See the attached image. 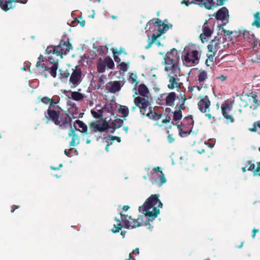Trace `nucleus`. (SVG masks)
<instances>
[{
	"label": "nucleus",
	"instance_id": "1",
	"mask_svg": "<svg viewBox=\"0 0 260 260\" xmlns=\"http://www.w3.org/2000/svg\"><path fill=\"white\" fill-rule=\"evenodd\" d=\"M162 207V204L158 199L157 194H152L145 202L144 204L140 206L139 210L145 214L147 217L145 225L149 224L150 221H153L159 214V208Z\"/></svg>",
	"mask_w": 260,
	"mask_h": 260
},
{
	"label": "nucleus",
	"instance_id": "2",
	"mask_svg": "<svg viewBox=\"0 0 260 260\" xmlns=\"http://www.w3.org/2000/svg\"><path fill=\"white\" fill-rule=\"evenodd\" d=\"M48 60L52 64V67L48 68L45 65L44 62L46 60V59L43 55L40 54L36 63V67L42 72L48 71L52 77L56 78L57 75L56 71L58 67V59H54L51 54H48Z\"/></svg>",
	"mask_w": 260,
	"mask_h": 260
},
{
	"label": "nucleus",
	"instance_id": "3",
	"mask_svg": "<svg viewBox=\"0 0 260 260\" xmlns=\"http://www.w3.org/2000/svg\"><path fill=\"white\" fill-rule=\"evenodd\" d=\"M72 48V44L69 41L61 40L58 45L48 46L46 49V52L48 54H51L53 56L56 55L62 58V55L67 54Z\"/></svg>",
	"mask_w": 260,
	"mask_h": 260
},
{
	"label": "nucleus",
	"instance_id": "4",
	"mask_svg": "<svg viewBox=\"0 0 260 260\" xmlns=\"http://www.w3.org/2000/svg\"><path fill=\"white\" fill-rule=\"evenodd\" d=\"M194 124L192 115L185 117L180 124H176L179 131V135L181 137L188 136L191 132Z\"/></svg>",
	"mask_w": 260,
	"mask_h": 260
},
{
	"label": "nucleus",
	"instance_id": "5",
	"mask_svg": "<svg viewBox=\"0 0 260 260\" xmlns=\"http://www.w3.org/2000/svg\"><path fill=\"white\" fill-rule=\"evenodd\" d=\"M241 107H249L251 109L255 110L260 106V100L258 95L254 93L242 95L240 103Z\"/></svg>",
	"mask_w": 260,
	"mask_h": 260
},
{
	"label": "nucleus",
	"instance_id": "6",
	"mask_svg": "<svg viewBox=\"0 0 260 260\" xmlns=\"http://www.w3.org/2000/svg\"><path fill=\"white\" fill-rule=\"evenodd\" d=\"M120 214L121 219L124 224V228L126 229H134L143 225V216L135 219H133L131 216L122 214V212L120 213Z\"/></svg>",
	"mask_w": 260,
	"mask_h": 260
},
{
	"label": "nucleus",
	"instance_id": "7",
	"mask_svg": "<svg viewBox=\"0 0 260 260\" xmlns=\"http://www.w3.org/2000/svg\"><path fill=\"white\" fill-rule=\"evenodd\" d=\"M180 73V70L168 73L167 79L169 80V84L167 87L169 89H173L174 88L179 89L181 88L182 84L180 82L179 78Z\"/></svg>",
	"mask_w": 260,
	"mask_h": 260
},
{
	"label": "nucleus",
	"instance_id": "8",
	"mask_svg": "<svg viewBox=\"0 0 260 260\" xmlns=\"http://www.w3.org/2000/svg\"><path fill=\"white\" fill-rule=\"evenodd\" d=\"M178 99L179 102L176 105V110L173 112V120L175 121L179 120L182 118V110H185V103L187 100L184 93H180Z\"/></svg>",
	"mask_w": 260,
	"mask_h": 260
},
{
	"label": "nucleus",
	"instance_id": "9",
	"mask_svg": "<svg viewBox=\"0 0 260 260\" xmlns=\"http://www.w3.org/2000/svg\"><path fill=\"white\" fill-rule=\"evenodd\" d=\"M134 103L135 106L133 107L132 109V110L134 111L137 107L140 109V112L143 115H145V114L148 112L147 109L148 106L150 105L149 98L148 96L142 97L137 96L134 99Z\"/></svg>",
	"mask_w": 260,
	"mask_h": 260
},
{
	"label": "nucleus",
	"instance_id": "10",
	"mask_svg": "<svg viewBox=\"0 0 260 260\" xmlns=\"http://www.w3.org/2000/svg\"><path fill=\"white\" fill-rule=\"evenodd\" d=\"M210 101L207 95L203 96L198 103L200 111L203 113H205V116L207 117L209 119L212 118L211 114L208 113L210 111Z\"/></svg>",
	"mask_w": 260,
	"mask_h": 260
},
{
	"label": "nucleus",
	"instance_id": "11",
	"mask_svg": "<svg viewBox=\"0 0 260 260\" xmlns=\"http://www.w3.org/2000/svg\"><path fill=\"white\" fill-rule=\"evenodd\" d=\"M60 113V112L59 111L55 110L53 107H48L46 112H45V117L43 119L46 120V123L52 121L55 124H57V119L59 118Z\"/></svg>",
	"mask_w": 260,
	"mask_h": 260
},
{
	"label": "nucleus",
	"instance_id": "12",
	"mask_svg": "<svg viewBox=\"0 0 260 260\" xmlns=\"http://www.w3.org/2000/svg\"><path fill=\"white\" fill-rule=\"evenodd\" d=\"M165 67L164 70L168 73L180 70L177 60L175 59H171L168 55H165L164 57Z\"/></svg>",
	"mask_w": 260,
	"mask_h": 260
},
{
	"label": "nucleus",
	"instance_id": "13",
	"mask_svg": "<svg viewBox=\"0 0 260 260\" xmlns=\"http://www.w3.org/2000/svg\"><path fill=\"white\" fill-rule=\"evenodd\" d=\"M183 60L186 63V65L191 67L198 63L199 52L196 50H193L191 53H186L183 57Z\"/></svg>",
	"mask_w": 260,
	"mask_h": 260
},
{
	"label": "nucleus",
	"instance_id": "14",
	"mask_svg": "<svg viewBox=\"0 0 260 260\" xmlns=\"http://www.w3.org/2000/svg\"><path fill=\"white\" fill-rule=\"evenodd\" d=\"M72 119L70 115L67 113H62L59 114V118L57 119V124L61 129H67L69 126L72 127L71 122Z\"/></svg>",
	"mask_w": 260,
	"mask_h": 260
},
{
	"label": "nucleus",
	"instance_id": "15",
	"mask_svg": "<svg viewBox=\"0 0 260 260\" xmlns=\"http://www.w3.org/2000/svg\"><path fill=\"white\" fill-rule=\"evenodd\" d=\"M82 81V71L80 68L76 66L70 75L69 80L70 84H72L71 87H76Z\"/></svg>",
	"mask_w": 260,
	"mask_h": 260
},
{
	"label": "nucleus",
	"instance_id": "16",
	"mask_svg": "<svg viewBox=\"0 0 260 260\" xmlns=\"http://www.w3.org/2000/svg\"><path fill=\"white\" fill-rule=\"evenodd\" d=\"M221 109L222 114L226 119V123L229 124L234 123L235 122L234 118L232 115L230 114V113L232 109V105H230L228 102L224 103L221 106Z\"/></svg>",
	"mask_w": 260,
	"mask_h": 260
},
{
	"label": "nucleus",
	"instance_id": "17",
	"mask_svg": "<svg viewBox=\"0 0 260 260\" xmlns=\"http://www.w3.org/2000/svg\"><path fill=\"white\" fill-rule=\"evenodd\" d=\"M89 128L94 133L104 132L109 129V124L106 121H95L90 123Z\"/></svg>",
	"mask_w": 260,
	"mask_h": 260
},
{
	"label": "nucleus",
	"instance_id": "18",
	"mask_svg": "<svg viewBox=\"0 0 260 260\" xmlns=\"http://www.w3.org/2000/svg\"><path fill=\"white\" fill-rule=\"evenodd\" d=\"M153 170L158 173V174L154 175L155 179L152 181V183L153 185H155L157 187H160L163 184L166 182L167 180L165 178V174L161 171V169L159 167H156L153 169Z\"/></svg>",
	"mask_w": 260,
	"mask_h": 260
},
{
	"label": "nucleus",
	"instance_id": "19",
	"mask_svg": "<svg viewBox=\"0 0 260 260\" xmlns=\"http://www.w3.org/2000/svg\"><path fill=\"white\" fill-rule=\"evenodd\" d=\"M27 0H0V7L4 11L7 12L11 9H13L14 6L12 5V3L17 2L21 4H25Z\"/></svg>",
	"mask_w": 260,
	"mask_h": 260
},
{
	"label": "nucleus",
	"instance_id": "20",
	"mask_svg": "<svg viewBox=\"0 0 260 260\" xmlns=\"http://www.w3.org/2000/svg\"><path fill=\"white\" fill-rule=\"evenodd\" d=\"M217 37H215L210 42L207 46L208 52L216 53L218 49L220 47V41L219 39H217Z\"/></svg>",
	"mask_w": 260,
	"mask_h": 260
},
{
	"label": "nucleus",
	"instance_id": "21",
	"mask_svg": "<svg viewBox=\"0 0 260 260\" xmlns=\"http://www.w3.org/2000/svg\"><path fill=\"white\" fill-rule=\"evenodd\" d=\"M246 167L248 168V171H252L254 176L260 177V161L257 162V167L255 169V165L251 160H248L246 162Z\"/></svg>",
	"mask_w": 260,
	"mask_h": 260
},
{
	"label": "nucleus",
	"instance_id": "22",
	"mask_svg": "<svg viewBox=\"0 0 260 260\" xmlns=\"http://www.w3.org/2000/svg\"><path fill=\"white\" fill-rule=\"evenodd\" d=\"M207 23V20H206L202 27L203 33L201 34L200 36L202 43L204 42V40H206L207 37H210L212 34L211 29L208 26H206Z\"/></svg>",
	"mask_w": 260,
	"mask_h": 260
},
{
	"label": "nucleus",
	"instance_id": "23",
	"mask_svg": "<svg viewBox=\"0 0 260 260\" xmlns=\"http://www.w3.org/2000/svg\"><path fill=\"white\" fill-rule=\"evenodd\" d=\"M121 87L120 83L119 81H118L110 82L106 86V88L112 93H115L116 92L119 91Z\"/></svg>",
	"mask_w": 260,
	"mask_h": 260
},
{
	"label": "nucleus",
	"instance_id": "24",
	"mask_svg": "<svg viewBox=\"0 0 260 260\" xmlns=\"http://www.w3.org/2000/svg\"><path fill=\"white\" fill-rule=\"evenodd\" d=\"M176 94L175 92H171L167 94L165 99L166 105L170 107H173L175 105L174 102L176 99H178Z\"/></svg>",
	"mask_w": 260,
	"mask_h": 260
},
{
	"label": "nucleus",
	"instance_id": "25",
	"mask_svg": "<svg viewBox=\"0 0 260 260\" xmlns=\"http://www.w3.org/2000/svg\"><path fill=\"white\" fill-rule=\"evenodd\" d=\"M74 126L77 131L85 134H87V126L82 121L80 120H76L74 122Z\"/></svg>",
	"mask_w": 260,
	"mask_h": 260
},
{
	"label": "nucleus",
	"instance_id": "26",
	"mask_svg": "<svg viewBox=\"0 0 260 260\" xmlns=\"http://www.w3.org/2000/svg\"><path fill=\"white\" fill-rule=\"evenodd\" d=\"M69 137H72V140L70 142V146H75L79 143V137L75 133V130L71 127L68 133Z\"/></svg>",
	"mask_w": 260,
	"mask_h": 260
},
{
	"label": "nucleus",
	"instance_id": "27",
	"mask_svg": "<svg viewBox=\"0 0 260 260\" xmlns=\"http://www.w3.org/2000/svg\"><path fill=\"white\" fill-rule=\"evenodd\" d=\"M229 17L228 10L225 7H222L216 13L215 18L217 20H224Z\"/></svg>",
	"mask_w": 260,
	"mask_h": 260
},
{
	"label": "nucleus",
	"instance_id": "28",
	"mask_svg": "<svg viewBox=\"0 0 260 260\" xmlns=\"http://www.w3.org/2000/svg\"><path fill=\"white\" fill-rule=\"evenodd\" d=\"M238 36L240 37L242 36L245 40L249 42H251L252 41L254 37L253 35H251L250 34L249 31L244 29L239 30L238 31Z\"/></svg>",
	"mask_w": 260,
	"mask_h": 260
},
{
	"label": "nucleus",
	"instance_id": "29",
	"mask_svg": "<svg viewBox=\"0 0 260 260\" xmlns=\"http://www.w3.org/2000/svg\"><path fill=\"white\" fill-rule=\"evenodd\" d=\"M257 43L256 42H254L253 44V50L254 53L252 56V58L251 59V61L253 62H260V51L256 50L255 48L257 47Z\"/></svg>",
	"mask_w": 260,
	"mask_h": 260
},
{
	"label": "nucleus",
	"instance_id": "30",
	"mask_svg": "<svg viewBox=\"0 0 260 260\" xmlns=\"http://www.w3.org/2000/svg\"><path fill=\"white\" fill-rule=\"evenodd\" d=\"M152 107H149L148 112L145 115L149 118L154 120H158L160 119L162 115L161 114H157L156 112H153Z\"/></svg>",
	"mask_w": 260,
	"mask_h": 260
},
{
	"label": "nucleus",
	"instance_id": "31",
	"mask_svg": "<svg viewBox=\"0 0 260 260\" xmlns=\"http://www.w3.org/2000/svg\"><path fill=\"white\" fill-rule=\"evenodd\" d=\"M123 123V120L120 118H117L109 124V128L115 129L120 127Z\"/></svg>",
	"mask_w": 260,
	"mask_h": 260
},
{
	"label": "nucleus",
	"instance_id": "32",
	"mask_svg": "<svg viewBox=\"0 0 260 260\" xmlns=\"http://www.w3.org/2000/svg\"><path fill=\"white\" fill-rule=\"evenodd\" d=\"M138 91H139V94L141 96H142V97L147 96L146 95V94H148L149 92L148 88L144 84H141L139 85V86L138 87Z\"/></svg>",
	"mask_w": 260,
	"mask_h": 260
},
{
	"label": "nucleus",
	"instance_id": "33",
	"mask_svg": "<svg viewBox=\"0 0 260 260\" xmlns=\"http://www.w3.org/2000/svg\"><path fill=\"white\" fill-rule=\"evenodd\" d=\"M114 220L117 222V223L113 225L114 229H111V231L113 233H118L121 230L123 225L120 222V220L116 217L114 218Z\"/></svg>",
	"mask_w": 260,
	"mask_h": 260
},
{
	"label": "nucleus",
	"instance_id": "34",
	"mask_svg": "<svg viewBox=\"0 0 260 260\" xmlns=\"http://www.w3.org/2000/svg\"><path fill=\"white\" fill-rule=\"evenodd\" d=\"M41 101L44 104H49V107H53L54 105L57 104V103L54 102L52 99H50L48 96L43 97V98H42Z\"/></svg>",
	"mask_w": 260,
	"mask_h": 260
},
{
	"label": "nucleus",
	"instance_id": "35",
	"mask_svg": "<svg viewBox=\"0 0 260 260\" xmlns=\"http://www.w3.org/2000/svg\"><path fill=\"white\" fill-rule=\"evenodd\" d=\"M254 21L252 22V25L260 28V12H257L254 14Z\"/></svg>",
	"mask_w": 260,
	"mask_h": 260
},
{
	"label": "nucleus",
	"instance_id": "36",
	"mask_svg": "<svg viewBox=\"0 0 260 260\" xmlns=\"http://www.w3.org/2000/svg\"><path fill=\"white\" fill-rule=\"evenodd\" d=\"M71 97L74 100L79 101L83 99L84 96L82 93L78 91H73L71 92Z\"/></svg>",
	"mask_w": 260,
	"mask_h": 260
},
{
	"label": "nucleus",
	"instance_id": "37",
	"mask_svg": "<svg viewBox=\"0 0 260 260\" xmlns=\"http://www.w3.org/2000/svg\"><path fill=\"white\" fill-rule=\"evenodd\" d=\"M166 55H168V57L170 56L171 59H175V60H177V61L179 58L177 51L175 48L172 49L170 52H167Z\"/></svg>",
	"mask_w": 260,
	"mask_h": 260
},
{
	"label": "nucleus",
	"instance_id": "38",
	"mask_svg": "<svg viewBox=\"0 0 260 260\" xmlns=\"http://www.w3.org/2000/svg\"><path fill=\"white\" fill-rule=\"evenodd\" d=\"M118 112L123 115L124 117H126L129 115V110L128 108L125 106H120L118 110Z\"/></svg>",
	"mask_w": 260,
	"mask_h": 260
},
{
	"label": "nucleus",
	"instance_id": "39",
	"mask_svg": "<svg viewBox=\"0 0 260 260\" xmlns=\"http://www.w3.org/2000/svg\"><path fill=\"white\" fill-rule=\"evenodd\" d=\"M216 53L213 52H209L207 54L208 59L206 60V63L208 66H209L213 64L214 57Z\"/></svg>",
	"mask_w": 260,
	"mask_h": 260
},
{
	"label": "nucleus",
	"instance_id": "40",
	"mask_svg": "<svg viewBox=\"0 0 260 260\" xmlns=\"http://www.w3.org/2000/svg\"><path fill=\"white\" fill-rule=\"evenodd\" d=\"M105 62L108 68L110 69H113L114 67V63L113 60L109 57L105 58Z\"/></svg>",
	"mask_w": 260,
	"mask_h": 260
},
{
	"label": "nucleus",
	"instance_id": "41",
	"mask_svg": "<svg viewBox=\"0 0 260 260\" xmlns=\"http://www.w3.org/2000/svg\"><path fill=\"white\" fill-rule=\"evenodd\" d=\"M208 77L207 73L205 71L200 72L198 76V80L200 82L204 81Z\"/></svg>",
	"mask_w": 260,
	"mask_h": 260
},
{
	"label": "nucleus",
	"instance_id": "42",
	"mask_svg": "<svg viewBox=\"0 0 260 260\" xmlns=\"http://www.w3.org/2000/svg\"><path fill=\"white\" fill-rule=\"evenodd\" d=\"M59 71L60 72V78L61 80L68 78L71 75L70 73L67 70L64 71L62 69H60Z\"/></svg>",
	"mask_w": 260,
	"mask_h": 260
},
{
	"label": "nucleus",
	"instance_id": "43",
	"mask_svg": "<svg viewBox=\"0 0 260 260\" xmlns=\"http://www.w3.org/2000/svg\"><path fill=\"white\" fill-rule=\"evenodd\" d=\"M106 66L104 62H100L97 64L98 72L101 73L105 71Z\"/></svg>",
	"mask_w": 260,
	"mask_h": 260
},
{
	"label": "nucleus",
	"instance_id": "44",
	"mask_svg": "<svg viewBox=\"0 0 260 260\" xmlns=\"http://www.w3.org/2000/svg\"><path fill=\"white\" fill-rule=\"evenodd\" d=\"M129 80L132 84H135L136 85L139 83V81H137V76L136 74L132 73L130 75Z\"/></svg>",
	"mask_w": 260,
	"mask_h": 260
},
{
	"label": "nucleus",
	"instance_id": "45",
	"mask_svg": "<svg viewBox=\"0 0 260 260\" xmlns=\"http://www.w3.org/2000/svg\"><path fill=\"white\" fill-rule=\"evenodd\" d=\"M193 2H195V4H197L200 7H204L207 9L206 3H207V1L206 0H194Z\"/></svg>",
	"mask_w": 260,
	"mask_h": 260
},
{
	"label": "nucleus",
	"instance_id": "46",
	"mask_svg": "<svg viewBox=\"0 0 260 260\" xmlns=\"http://www.w3.org/2000/svg\"><path fill=\"white\" fill-rule=\"evenodd\" d=\"M159 31L160 32V34L157 35H156L154 34H152V35L151 36V40L150 41H151V43H153L154 42H155V41L156 40L157 38L158 37H159L160 36V35L164 32V30L159 28Z\"/></svg>",
	"mask_w": 260,
	"mask_h": 260
},
{
	"label": "nucleus",
	"instance_id": "47",
	"mask_svg": "<svg viewBox=\"0 0 260 260\" xmlns=\"http://www.w3.org/2000/svg\"><path fill=\"white\" fill-rule=\"evenodd\" d=\"M120 70L126 72L127 70V64L124 62H122L119 64Z\"/></svg>",
	"mask_w": 260,
	"mask_h": 260
},
{
	"label": "nucleus",
	"instance_id": "48",
	"mask_svg": "<svg viewBox=\"0 0 260 260\" xmlns=\"http://www.w3.org/2000/svg\"><path fill=\"white\" fill-rule=\"evenodd\" d=\"M181 4H184L186 6L188 7L190 5L195 4V2H193L192 0H191V1H190V0H182L181 2Z\"/></svg>",
	"mask_w": 260,
	"mask_h": 260
},
{
	"label": "nucleus",
	"instance_id": "49",
	"mask_svg": "<svg viewBox=\"0 0 260 260\" xmlns=\"http://www.w3.org/2000/svg\"><path fill=\"white\" fill-rule=\"evenodd\" d=\"M91 113L92 115L93 116V117L95 118H96V119L100 118L102 116V114H99L98 112H96L95 111H94L93 110H92L91 111Z\"/></svg>",
	"mask_w": 260,
	"mask_h": 260
},
{
	"label": "nucleus",
	"instance_id": "50",
	"mask_svg": "<svg viewBox=\"0 0 260 260\" xmlns=\"http://www.w3.org/2000/svg\"><path fill=\"white\" fill-rule=\"evenodd\" d=\"M222 31L224 32V36H225L231 35H232L234 33V32L232 31H231V30H226V29H225L224 28H223ZM234 32L237 33V31H235Z\"/></svg>",
	"mask_w": 260,
	"mask_h": 260
},
{
	"label": "nucleus",
	"instance_id": "51",
	"mask_svg": "<svg viewBox=\"0 0 260 260\" xmlns=\"http://www.w3.org/2000/svg\"><path fill=\"white\" fill-rule=\"evenodd\" d=\"M109 140H116L118 142H121V138L119 137H117V136H109Z\"/></svg>",
	"mask_w": 260,
	"mask_h": 260
},
{
	"label": "nucleus",
	"instance_id": "52",
	"mask_svg": "<svg viewBox=\"0 0 260 260\" xmlns=\"http://www.w3.org/2000/svg\"><path fill=\"white\" fill-rule=\"evenodd\" d=\"M168 140L170 143H173L175 141V139L173 137L172 134H169L168 136Z\"/></svg>",
	"mask_w": 260,
	"mask_h": 260
},
{
	"label": "nucleus",
	"instance_id": "53",
	"mask_svg": "<svg viewBox=\"0 0 260 260\" xmlns=\"http://www.w3.org/2000/svg\"><path fill=\"white\" fill-rule=\"evenodd\" d=\"M112 52H113V54H115L116 55V54H118L120 55L122 52V49L120 48L119 51H118L117 49H113L112 50Z\"/></svg>",
	"mask_w": 260,
	"mask_h": 260
},
{
	"label": "nucleus",
	"instance_id": "54",
	"mask_svg": "<svg viewBox=\"0 0 260 260\" xmlns=\"http://www.w3.org/2000/svg\"><path fill=\"white\" fill-rule=\"evenodd\" d=\"M171 118L169 116H167L165 119L162 120L164 123L167 124L170 122Z\"/></svg>",
	"mask_w": 260,
	"mask_h": 260
},
{
	"label": "nucleus",
	"instance_id": "55",
	"mask_svg": "<svg viewBox=\"0 0 260 260\" xmlns=\"http://www.w3.org/2000/svg\"><path fill=\"white\" fill-rule=\"evenodd\" d=\"M73 148H70V149H69L68 150H66H66H64V154H65L67 156H70V154H71V152L73 151Z\"/></svg>",
	"mask_w": 260,
	"mask_h": 260
},
{
	"label": "nucleus",
	"instance_id": "56",
	"mask_svg": "<svg viewBox=\"0 0 260 260\" xmlns=\"http://www.w3.org/2000/svg\"><path fill=\"white\" fill-rule=\"evenodd\" d=\"M258 231H259L258 229H253V230H252V234L251 235V237H252V238H255L256 233L258 232Z\"/></svg>",
	"mask_w": 260,
	"mask_h": 260
},
{
	"label": "nucleus",
	"instance_id": "57",
	"mask_svg": "<svg viewBox=\"0 0 260 260\" xmlns=\"http://www.w3.org/2000/svg\"><path fill=\"white\" fill-rule=\"evenodd\" d=\"M151 21L153 24H157L158 23H162L161 20H159L158 19H153Z\"/></svg>",
	"mask_w": 260,
	"mask_h": 260
},
{
	"label": "nucleus",
	"instance_id": "58",
	"mask_svg": "<svg viewBox=\"0 0 260 260\" xmlns=\"http://www.w3.org/2000/svg\"><path fill=\"white\" fill-rule=\"evenodd\" d=\"M114 59L115 61L116 62H117V63H119L121 60L120 58L118 56L116 55L115 54H114Z\"/></svg>",
	"mask_w": 260,
	"mask_h": 260
},
{
	"label": "nucleus",
	"instance_id": "59",
	"mask_svg": "<svg viewBox=\"0 0 260 260\" xmlns=\"http://www.w3.org/2000/svg\"><path fill=\"white\" fill-rule=\"evenodd\" d=\"M133 254H136L137 255L139 254V249L138 248H136L132 252Z\"/></svg>",
	"mask_w": 260,
	"mask_h": 260
},
{
	"label": "nucleus",
	"instance_id": "60",
	"mask_svg": "<svg viewBox=\"0 0 260 260\" xmlns=\"http://www.w3.org/2000/svg\"><path fill=\"white\" fill-rule=\"evenodd\" d=\"M132 254H133V253H132V252H131L129 254L128 258H126L125 260H136L135 258L132 257Z\"/></svg>",
	"mask_w": 260,
	"mask_h": 260
},
{
	"label": "nucleus",
	"instance_id": "61",
	"mask_svg": "<svg viewBox=\"0 0 260 260\" xmlns=\"http://www.w3.org/2000/svg\"><path fill=\"white\" fill-rule=\"evenodd\" d=\"M62 167V164H61L59 165V167H52L51 166V169L52 170H58L60 168Z\"/></svg>",
	"mask_w": 260,
	"mask_h": 260
},
{
	"label": "nucleus",
	"instance_id": "62",
	"mask_svg": "<svg viewBox=\"0 0 260 260\" xmlns=\"http://www.w3.org/2000/svg\"><path fill=\"white\" fill-rule=\"evenodd\" d=\"M108 139H109V137L107 139L106 142L107 143V145H109V146H110L112 144L114 141Z\"/></svg>",
	"mask_w": 260,
	"mask_h": 260
},
{
	"label": "nucleus",
	"instance_id": "63",
	"mask_svg": "<svg viewBox=\"0 0 260 260\" xmlns=\"http://www.w3.org/2000/svg\"><path fill=\"white\" fill-rule=\"evenodd\" d=\"M78 21L82 27H84L85 26V20H82V21L78 20Z\"/></svg>",
	"mask_w": 260,
	"mask_h": 260
},
{
	"label": "nucleus",
	"instance_id": "64",
	"mask_svg": "<svg viewBox=\"0 0 260 260\" xmlns=\"http://www.w3.org/2000/svg\"><path fill=\"white\" fill-rule=\"evenodd\" d=\"M218 78L220 79L221 81H223L226 79V77L223 75H221Z\"/></svg>",
	"mask_w": 260,
	"mask_h": 260
}]
</instances>
